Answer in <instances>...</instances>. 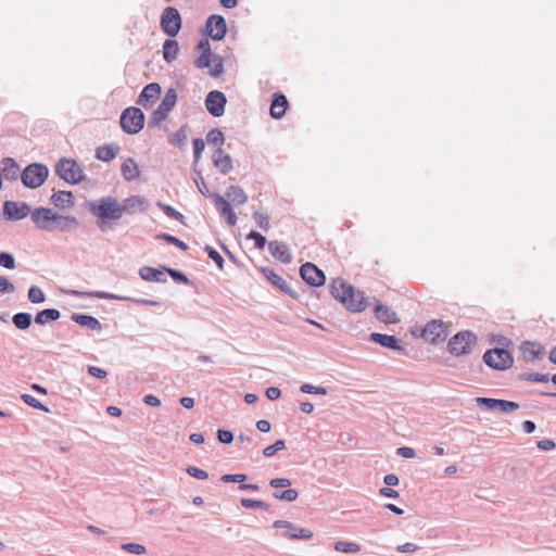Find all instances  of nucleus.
Returning <instances> with one entry per match:
<instances>
[{
    "mask_svg": "<svg viewBox=\"0 0 556 556\" xmlns=\"http://www.w3.org/2000/svg\"><path fill=\"white\" fill-rule=\"evenodd\" d=\"M122 548L128 553L141 555L146 553V547L138 543H124Z\"/></svg>",
    "mask_w": 556,
    "mask_h": 556,
    "instance_id": "de8ad7c7",
    "label": "nucleus"
},
{
    "mask_svg": "<svg viewBox=\"0 0 556 556\" xmlns=\"http://www.w3.org/2000/svg\"><path fill=\"white\" fill-rule=\"evenodd\" d=\"M205 250L207 251L208 257L216 263L218 268L222 269L224 264V258L222 257V255L211 247H206Z\"/></svg>",
    "mask_w": 556,
    "mask_h": 556,
    "instance_id": "6e6d98bb",
    "label": "nucleus"
},
{
    "mask_svg": "<svg viewBox=\"0 0 556 556\" xmlns=\"http://www.w3.org/2000/svg\"><path fill=\"white\" fill-rule=\"evenodd\" d=\"M14 285L9 281L8 278L0 276V292H13L14 291Z\"/></svg>",
    "mask_w": 556,
    "mask_h": 556,
    "instance_id": "052dcab7",
    "label": "nucleus"
},
{
    "mask_svg": "<svg viewBox=\"0 0 556 556\" xmlns=\"http://www.w3.org/2000/svg\"><path fill=\"white\" fill-rule=\"evenodd\" d=\"M300 275L304 281L314 287H320L325 283L324 273L313 263H305L300 268Z\"/></svg>",
    "mask_w": 556,
    "mask_h": 556,
    "instance_id": "ddd939ff",
    "label": "nucleus"
},
{
    "mask_svg": "<svg viewBox=\"0 0 556 556\" xmlns=\"http://www.w3.org/2000/svg\"><path fill=\"white\" fill-rule=\"evenodd\" d=\"M213 197L215 206L219 208L222 215L226 218L227 223L230 226H235L237 223V216L232 211L230 203L219 194H214Z\"/></svg>",
    "mask_w": 556,
    "mask_h": 556,
    "instance_id": "5701e85b",
    "label": "nucleus"
},
{
    "mask_svg": "<svg viewBox=\"0 0 556 556\" xmlns=\"http://www.w3.org/2000/svg\"><path fill=\"white\" fill-rule=\"evenodd\" d=\"M298 491L294 489H288L283 492H275L274 497L280 501L293 502L298 498Z\"/></svg>",
    "mask_w": 556,
    "mask_h": 556,
    "instance_id": "c03bdc74",
    "label": "nucleus"
},
{
    "mask_svg": "<svg viewBox=\"0 0 556 556\" xmlns=\"http://www.w3.org/2000/svg\"><path fill=\"white\" fill-rule=\"evenodd\" d=\"M536 445L542 451H552L556 446L555 442L551 439L540 440L538 441Z\"/></svg>",
    "mask_w": 556,
    "mask_h": 556,
    "instance_id": "69168bd1",
    "label": "nucleus"
},
{
    "mask_svg": "<svg viewBox=\"0 0 556 556\" xmlns=\"http://www.w3.org/2000/svg\"><path fill=\"white\" fill-rule=\"evenodd\" d=\"M447 337V327L443 321L431 320L421 331V338L430 343H438Z\"/></svg>",
    "mask_w": 556,
    "mask_h": 556,
    "instance_id": "f8f14e48",
    "label": "nucleus"
},
{
    "mask_svg": "<svg viewBox=\"0 0 556 556\" xmlns=\"http://www.w3.org/2000/svg\"><path fill=\"white\" fill-rule=\"evenodd\" d=\"M56 206L70 207L74 204V197L70 191H59L51 197Z\"/></svg>",
    "mask_w": 556,
    "mask_h": 556,
    "instance_id": "473e14b6",
    "label": "nucleus"
},
{
    "mask_svg": "<svg viewBox=\"0 0 556 556\" xmlns=\"http://www.w3.org/2000/svg\"><path fill=\"white\" fill-rule=\"evenodd\" d=\"M521 378L527 381H533V382H547L548 381L547 376L540 374V372L523 374L521 376Z\"/></svg>",
    "mask_w": 556,
    "mask_h": 556,
    "instance_id": "5fc2aeb1",
    "label": "nucleus"
},
{
    "mask_svg": "<svg viewBox=\"0 0 556 556\" xmlns=\"http://www.w3.org/2000/svg\"><path fill=\"white\" fill-rule=\"evenodd\" d=\"M226 104V97L223 92L214 90L211 91L205 100V105L207 111L216 117H219L224 114Z\"/></svg>",
    "mask_w": 556,
    "mask_h": 556,
    "instance_id": "2eb2a0df",
    "label": "nucleus"
},
{
    "mask_svg": "<svg viewBox=\"0 0 556 556\" xmlns=\"http://www.w3.org/2000/svg\"><path fill=\"white\" fill-rule=\"evenodd\" d=\"M254 218H255L257 225L261 228H263L264 230H267L269 228V222H268V217L266 215L261 214V213H255Z\"/></svg>",
    "mask_w": 556,
    "mask_h": 556,
    "instance_id": "0e129e2a",
    "label": "nucleus"
},
{
    "mask_svg": "<svg viewBox=\"0 0 556 556\" xmlns=\"http://www.w3.org/2000/svg\"><path fill=\"white\" fill-rule=\"evenodd\" d=\"M75 321L78 323L81 326H87L89 328H97L99 327V321L97 318L88 315H78L74 317Z\"/></svg>",
    "mask_w": 556,
    "mask_h": 556,
    "instance_id": "ea45409f",
    "label": "nucleus"
},
{
    "mask_svg": "<svg viewBox=\"0 0 556 556\" xmlns=\"http://www.w3.org/2000/svg\"><path fill=\"white\" fill-rule=\"evenodd\" d=\"M146 201L139 195H132L124 201L122 208L124 212H136L144 208Z\"/></svg>",
    "mask_w": 556,
    "mask_h": 556,
    "instance_id": "72a5a7b5",
    "label": "nucleus"
},
{
    "mask_svg": "<svg viewBox=\"0 0 556 556\" xmlns=\"http://www.w3.org/2000/svg\"><path fill=\"white\" fill-rule=\"evenodd\" d=\"M13 323L18 329H27L31 324V315L28 313H17L13 316Z\"/></svg>",
    "mask_w": 556,
    "mask_h": 556,
    "instance_id": "58836bf2",
    "label": "nucleus"
},
{
    "mask_svg": "<svg viewBox=\"0 0 556 556\" xmlns=\"http://www.w3.org/2000/svg\"><path fill=\"white\" fill-rule=\"evenodd\" d=\"M55 216L56 213L47 207H38L30 214V218L36 227L46 231L55 230Z\"/></svg>",
    "mask_w": 556,
    "mask_h": 556,
    "instance_id": "9b49d317",
    "label": "nucleus"
},
{
    "mask_svg": "<svg viewBox=\"0 0 556 556\" xmlns=\"http://www.w3.org/2000/svg\"><path fill=\"white\" fill-rule=\"evenodd\" d=\"M200 52L199 58L195 60V65L199 68H208L210 75L217 77L223 73V60L220 56L212 53L210 42L207 39H202L198 46Z\"/></svg>",
    "mask_w": 556,
    "mask_h": 556,
    "instance_id": "f03ea898",
    "label": "nucleus"
},
{
    "mask_svg": "<svg viewBox=\"0 0 556 556\" xmlns=\"http://www.w3.org/2000/svg\"><path fill=\"white\" fill-rule=\"evenodd\" d=\"M1 178L4 177L8 180H14L18 177L20 166L15 160L7 157L1 163Z\"/></svg>",
    "mask_w": 556,
    "mask_h": 556,
    "instance_id": "a878e982",
    "label": "nucleus"
},
{
    "mask_svg": "<svg viewBox=\"0 0 556 556\" xmlns=\"http://www.w3.org/2000/svg\"><path fill=\"white\" fill-rule=\"evenodd\" d=\"M179 47L176 40L167 39L163 45V58L167 62H172L177 58Z\"/></svg>",
    "mask_w": 556,
    "mask_h": 556,
    "instance_id": "f704fd0d",
    "label": "nucleus"
},
{
    "mask_svg": "<svg viewBox=\"0 0 556 556\" xmlns=\"http://www.w3.org/2000/svg\"><path fill=\"white\" fill-rule=\"evenodd\" d=\"M4 213L13 219H22L31 214L30 207L26 203L7 201L4 203Z\"/></svg>",
    "mask_w": 556,
    "mask_h": 556,
    "instance_id": "aec40b11",
    "label": "nucleus"
},
{
    "mask_svg": "<svg viewBox=\"0 0 556 556\" xmlns=\"http://www.w3.org/2000/svg\"><path fill=\"white\" fill-rule=\"evenodd\" d=\"M28 299L31 303H42L46 300L45 293L38 287H30L28 290Z\"/></svg>",
    "mask_w": 556,
    "mask_h": 556,
    "instance_id": "37998d69",
    "label": "nucleus"
},
{
    "mask_svg": "<svg viewBox=\"0 0 556 556\" xmlns=\"http://www.w3.org/2000/svg\"><path fill=\"white\" fill-rule=\"evenodd\" d=\"M331 295L340 301L344 307L353 313L363 312L367 302L362 291L354 289L343 279H334L330 286Z\"/></svg>",
    "mask_w": 556,
    "mask_h": 556,
    "instance_id": "f257e3e1",
    "label": "nucleus"
},
{
    "mask_svg": "<svg viewBox=\"0 0 556 556\" xmlns=\"http://www.w3.org/2000/svg\"><path fill=\"white\" fill-rule=\"evenodd\" d=\"M396 549L400 552V553H415L417 549H418V546L414 543H405V544H402V545H399L396 547Z\"/></svg>",
    "mask_w": 556,
    "mask_h": 556,
    "instance_id": "774afa93",
    "label": "nucleus"
},
{
    "mask_svg": "<svg viewBox=\"0 0 556 556\" xmlns=\"http://www.w3.org/2000/svg\"><path fill=\"white\" fill-rule=\"evenodd\" d=\"M60 318V312L55 308H47L41 312H39L36 317L35 321L39 325H45L50 320H56Z\"/></svg>",
    "mask_w": 556,
    "mask_h": 556,
    "instance_id": "c9c22d12",
    "label": "nucleus"
},
{
    "mask_svg": "<svg viewBox=\"0 0 556 556\" xmlns=\"http://www.w3.org/2000/svg\"><path fill=\"white\" fill-rule=\"evenodd\" d=\"M140 277L147 281H162L163 273L150 266H144L139 271Z\"/></svg>",
    "mask_w": 556,
    "mask_h": 556,
    "instance_id": "e433bc0d",
    "label": "nucleus"
},
{
    "mask_svg": "<svg viewBox=\"0 0 556 556\" xmlns=\"http://www.w3.org/2000/svg\"><path fill=\"white\" fill-rule=\"evenodd\" d=\"M119 123L125 132L138 134L144 126V114L139 108H127L123 111Z\"/></svg>",
    "mask_w": 556,
    "mask_h": 556,
    "instance_id": "20e7f679",
    "label": "nucleus"
},
{
    "mask_svg": "<svg viewBox=\"0 0 556 556\" xmlns=\"http://www.w3.org/2000/svg\"><path fill=\"white\" fill-rule=\"evenodd\" d=\"M483 361L488 366L497 370H505L513 365V356L504 349L486 351L483 355Z\"/></svg>",
    "mask_w": 556,
    "mask_h": 556,
    "instance_id": "1a4fd4ad",
    "label": "nucleus"
},
{
    "mask_svg": "<svg viewBox=\"0 0 556 556\" xmlns=\"http://www.w3.org/2000/svg\"><path fill=\"white\" fill-rule=\"evenodd\" d=\"M55 172L61 179L70 184H78L84 179L81 166L72 159H62L56 164Z\"/></svg>",
    "mask_w": 556,
    "mask_h": 556,
    "instance_id": "39448f33",
    "label": "nucleus"
},
{
    "mask_svg": "<svg viewBox=\"0 0 556 556\" xmlns=\"http://www.w3.org/2000/svg\"><path fill=\"white\" fill-rule=\"evenodd\" d=\"M286 448V443L283 440H278L276 441L274 444L271 445H268L267 447H265L263 450V454L265 457H271L274 456L277 452L279 451H282Z\"/></svg>",
    "mask_w": 556,
    "mask_h": 556,
    "instance_id": "a19ab883",
    "label": "nucleus"
},
{
    "mask_svg": "<svg viewBox=\"0 0 556 556\" xmlns=\"http://www.w3.org/2000/svg\"><path fill=\"white\" fill-rule=\"evenodd\" d=\"M268 249L274 258L283 264L291 263L292 254L285 242L278 240L270 241L268 243Z\"/></svg>",
    "mask_w": 556,
    "mask_h": 556,
    "instance_id": "f3484780",
    "label": "nucleus"
},
{
    "mask_svg": "<svg viewBox=\"0 0 556 556\" xmlns=\"http://www.w3.org/2000/svg\"><path fill=\"white\" fill-rule=\"evenodd\" d=\"M161 27L170 37L176 36L181 28V17L177 9L167 7L161 16Z\"/></svg>",
    "mask_w": 556,
    "mask_h": 556,
    "instance_id": "9d476101",
    "label": "nucleus"
},
{
    "mask_svg": "<svg viewBox=\"0 0 556 556\" xmlns=\"http://www.w3.org/2000/svg\"><path fill=\"white\" fill-rule=\"evenodd\" d=\"M260 271L266 278V280L269 281L275 288H277L283 293H291L290 287L286 279L279 274H277L274 269L268 267H262Z\"/></svg>",
    "mask_w": 556,
    "mask_h": 556,
    "instance_id": "6ab92c4d",
    "label": "nucleus"
},
{
    "mask_svg": "<svg viewBox=\"0 0 556 556\" xmlns=\"http://www.w3.org/2000/svg\"><path fill=\"white\" fill-rule=\"evenodd\" d=\"M121 172L126 180H132L140 174L139 167L134 159L125 160L122 164Z\"/></svg>",
    "mask_w": 556,
    "mask_h": 556,
    "instance_id": "c85d7f7f",
    "label": "nucleus"
},
{
    "mask_svg": "<svg viewBox=\"0 0 556 556\" xmlns=\"http://www.w3.org/2000/svg\"><path fill=\"white\" fill-rule=\"evenodd\" d=\"M177 102V92L170 88L166 91L162 102L156 110L152 113L149 119V127H155L165 121Z\"/></svg>",
    "mask_w": 556,
    "mask_h": 556,
    "instance_id": "423d86ee",
    "label": "nucleus"
},
{
    "mask_svg": "<svg viewBox=\"0 0 556 556\" xmlns=\"http://www.w3.org/2000/svg\"><path fill=\"white\" fill-rule=\"evenodd\" d=\"M187 472H188L189 476H191V477H193L195 479H200V480H205L208 477L206 471H204L201 468L194 467V466H189L187 468Z\"/></svg>",
    "mask_w": 556,
    "mask_h": 556,
    "instance_id": "864d4df0",
    "label": "nucleus"
},
{
    "mask_svg": "<svg viewBox=\"0 0 556 556\" xmlns=\"http://www.w3.org/2000/svg\"><path fill=\"white\" fill-rule=\"evenodd\" d=\"M476 344V337L469 331L456 333L448 342V350L452 354L459 356L468 354Z\"/></svg>",
    "mask_w": 556,
    "mask_h": 556,
    "instance_id": "6e6552de",
    "label": "nucleus"
},
{
    "mask_svg": "<svg viewBox=\"0 0 556 556\" xmlns=\"http://www.w3.org/2000/svg\"><path fill=\"white\" fill-rule=\"evenodd\" d=\"M241 505L244 508H254V509H267L268 505L258 500H251V498H241Z\"/></svg>",
    "mask_w": 556,
    "mask_h": 556,
    "instance_id": "a18cd8bd",
    "label": "nucleus"
},
{
    "mask_svg": "<svg viewBox=\"0 0 556 556\" xmlns=\"http://www.w3.org/2000/svg\"><path fill=\"white\" fill-rule=\"evenodd\" d=\"M520 352L525 361L533 362L543 354V346L535 342H523Z\"/></svg>",
    "mask_w": 556,
    "mask_h": 556,
    "instance_id": "393cba45",
    "label": "nucleus"
},
{
    "mask_svg": "<svg viewBox=\"0 0 556 556\" xmlns=\"http://www.w3.org/2000/svg\"><path fill=\"white\" fill-rule=\"evenodd\" d=\"M248 239H251L254 241L255 243V247L260 250L264 249L265 244H266V239L263 235H261L260 232L257 231H251L248 236H247Z\"/></svg>",
    "mask_w": 556,
    "mask_h": 556,
    "instance_id": "8fccbe9b",
    "label": "nucleus"
},
{
    "mask_svg": "<svg viewBox=\"0 0 556 556\" xmlns=\"http://www.w3.org/2000/svg\"><path fill=\"white\" fill-rule=\"evenodd\" d=\"M194 182L199 189V191L203 194V195H210V190L203 179V177L201 176L200 173H197V177L194 178Z\"/></svg>",
    "mask_w": 556,
    "mask_h": 556,
    "instance_id": "4d7b16f0",
    "label": "nucleus"
},
{
    "mask_svg": "<svg viewBox=\"0 0 556 556\" xmlns=\"http://www.w3.org/2000/svg\"><path fill=\"white\" fill-rule=\"evenodd\" d=\"M303 393H312V394H323L327 393V390L321 387H314L309 383H303L300 388Z\"/></svg>",
    "mask_w": 556,
    "mask_h": 556,
    "instance_id": "603ef678",
    "label": "nucleus"
},
{
    "mask_svg": "<svg viewBox=\"0 0 556 556\" xmlns=\"http://www.w3.org/2000/svg\"><path fill=\"white\" fill-rule=\"evenodd\" d=\"M213 163L215 167L224 175L232 169V159L224 150L218 149L213 154Z\"/></svg>",
    "mask_w": 556,
    "mask_h": 556,
    "instance_id": "b1692460",
    "label": "nucleus"
},
{
    "mask_svg": "<svg viewBox=\"0 0 556 556\" xmlns=\"http://www.w3.org/2000/svg\"><path fill=\"white\" fill-rule=\"evenodd\" d=\"M269 484L273 488H286L291 485V481L287 478H275L270 480Z\"/></svg>",
    "mask_w": 556,
    "mask_h": 556,
    "instance_id": "338daca9",
    "label": "nucleus"
},
{
    "mask_svg": "<svg viewBox=\"0 0 556 556\" xmlns=\"http://www.w3.org/2000/svg\"><path fill=\"white\" fill-rule=\"evenodd\" d=\"M163 238H164L167 242H169V243H172V244H174V245L178 247V248H179V249H181L182 251L188 250V245H187L184 241H181L180 239H178V238H176V237H174V236H170V235H163Z\"/></svg>",
    "mask_w": 556,
    "mask_h": 556,
    "instance_id": "bf43d9fd",
    "label": "nucleus"
},
{
    "mask_svg": "<svg viewBox=\"0 0 556 556\" xmlns=\"http://www.w3.org/2000/svg\"><path fill=\"white\" fill-rule=\"evenodd\" d=\"M0 266L8 268V269H13L15 267V261H14L13 255H11L10 253H7V252H1L0 253Z\"/></svg>",
    "mask_w": 556,
    "mask_h": 556,
    "instance_id": "09e8293b",
    "label": "nucleus"
},
{
    "mask_svg": "<svg viewBox=\"0 0 556 556\" xmlns=\"http://www.w3.org/2000/svg\"><path fill=\"white\" fill-rule=\"evenodd\" d=\"M161 94V87L156 83L147 85L139 96V104L143 108H149L154 104Z\"/></svg>",
    "mask_w": 556,
    "mask_h": 556,
    "instance_id": "a211bd4d",
    "label": "nucleus"
},
{
    "mask_svg": "<svg viewBox=\"0 0 556 556\" xmlns=\"http://www.w3.org/2000/svg\"><path fill=\"white\" fill-rule=\"evenodd\" d=\"M376 318L387 325L397 321L396 313L388 306L377 305L375 308Z\"/></svg>",
    "mask_w": 556,
    "mask_h": 556,
    "instance_id": "cd10ccee",
    "label": "nucleus"
},
{
    "mask_svg": "<svg viewBox=\"0 0 556 556\" xmlns=\"http://www.w3.org/2000/svg\"><path fill=\"white\" fill-rule=\"evenodd\" d=\"M204 148H205V143L202 139L197 138L193 140V150H194L195 162H198L199 159L201 157V153L203 152Z\"/></svg>",
    "mask_w": 556,
    "mask_h": 556,
    "instance_id": "13d9d810",
    "label": "nucleus"
},
{
    "mask_svg": "<svg viewBox=\"0 0 556 556\" xmlns=\"http://www.w3.org/2000/svg\"><path fill=\"white\" fill-rule=\"evenodd\" d=\"M334 549L340 553H357L361 551V546L354 542L338 541L334 544Z\"/></svg>",
    "mask_w": 556,
    "mask_h": 556,
    "instance_id": "4c0bfd02",
    "label": "nucleus"
},
{
    "mask_svg": "<svg viewBox=\"0 0 556 556\" xmlns=\"http://www.w3.org/2000/svg\"><path fill=\"white\" fill-rule=\"evenodd\" d=\"M247 479V476L243 475V473H238V475H224L222 477V480L224 482H243L244 480Z\"/></svg>",
    "mask_w": 556,
    "mask_h": 556,
    "instance_id": "e2e57ef3",
    "label": "nucleus"
},
{
    "mask_svg": "<svg viewBox=\"0 0 556 556\" xmlns=\"http://www.w3.org/2000/svg\"><path fill=\"white\" fill-rule=\"evenodd\" d=\"M370 339L374 342L379 343L382 346L393 349V350L400 349V346L397 344V340L394 336H388V334H381V333L374 332L370 334Z\"/></svg>",
    "mask_w": 556,
    "mask_h": 556,
    "instance_id": "7c9ffc66",
    "label": "nucleus"
},
{
    "mask_svg": "<svg viewBox=\"0 0 556 556\" xmlns=\"http://www.w3.org/2000/svg\"><path fill=\"white\" fill-rule=\"evenodd\" d=\"M48 168L41 164H30L22 173V181L28 188L40 187L48 177Z\"/></svg>",
    "mask_w": 556,
    "mask_h": 556,
    "instance_id": "0eeeda50",
    "label": "nucleus"
},
{
    "mask_svg": "<svg viewBox=\"0 0 556 556\" xmlns=\"http://www.w3.org/2000/svg\"><path fill=\"white\" fill-rule=\"evenodd\" d=\"M119 148L117 144H105L97 148L96 157L103 162H110L116 157L118 154Z\"/></svg>",
    "mask_w": 556,
    "mask_h": 556,
    "instance_id": "bb28decb",
    "label": "nucleus"
},
{
    "mask_svg": "<svg viewBox=\"0 0 556 556\" xmlns=\"http://www.w3.org/2000/svg\"><path fill=\"white\" fill-rule=\"evenodd\" d=\"M90 211L102 219H119L124 213L122 205L112 197L101 198L98 201L91 202Z\"/></svg>",
    "mask_w": 556,
    "mask_h": 556,
    "instance_id": "7ed1b4c3",
    "label": "nucleus"
},
{
    "mask_svg": "<svg viewBox=\"0 0 556 556\" xmlns=\"http://www.w3.org/2000/svg\"><path fill=\"white\" fill-rule=\"evenodd\" d=\"M477 402L478 404L484 405L488 409H500L503 413L515 412L519 408L516 402L506 400L478 397Z\"/></svg>",
    "mask_w": 556,
    "mask_h": 556,
    "instance_id": "dca6fc26",
    "label": "nucleus"
},
{
    "mask_svg": "<svg viewBox=\"0 0 556 556\" xmlns=\"http://www.w3.org/2000/svg\"><path fill=\"white\" fill-rule=\"evenodd\" d=\"M288 105L289 102L285 94L280 92L274 93L269 109L270 116L276 119L281 118L285 115Z\"/></svg>",
    "mask_w": 556,
    "mask_h": 556,
    "instance_id": "412c9836",
    "label": "nucleus"
},
{
    "mask_svg": "<svg viewBox=\"0 0 556 556\" xmlns=\"http://www.w3.org/2000/svg\"><path fill=\"white\" fill-rule=\"evenodd\" d=\"M218 440L224 444H229L233 440V434L228 430H218Z\"/></svg>",
    "mask_w": 556,
    "mask_h": 556,
    "instance_id": "680f3d73",
    "label": "nucleus"
},
{
    "mask_svg": "<svg viewBox=\"0 0 556 556\" xmlns=\"http://www.w3.org/2000/svg\"><path fill=\"white\" fill-rule=\"evenodd\" d=\"M21 399L23 402L27 405H29L33 408L40 409L43 412H48V407L45 406L41 402H39L36 397L29 394H22Z\"/></svg>",
    "mask_w": 556,
    "mask_h": 556,
    "instance_id": "79ce46f5",
    "label": "nucleus"
},
{
    "mask_svg": "<svg viewBox=\"0 0 556 556\" xmlns=\"http://www.w3.org/2000/svg\"><path fill=\"white\" fill-rule=\"evenodd\" d=\"M227 198L236 205H242L247 202V194L242 188L238 186H231L226 192Z\"/></svg>",
    "mask_w": 556,
    "mask_h": 556,
    "instance_id": "2f4dec72",
    "label": "nucleus"
},
{
    "mask_svg": "<svg viewBox=\"0 0 556 556\" xmlns=\"http://www.w3.org/2000/svg\"><path fill=\"white\" fill-rule=\"evenodd\" d=\"M78 225V220L74 216H62L56 213L54 226L61 231H68Z\"/></svg>",
    "mask_w": 556,
    "mask_h": 556,
    "instance_id": "c756f323",
    "label": "nucleus"
},
{
    "mask_svg": "<svg viewBox=\"0 0 556 556\" xmlns=\"http://www.w3.org/2000/svg\"><path fill=\"white\" fill-rule=\"evenodd\" d=\"M226 21L220 15H211L206 21V31L214 40H222L226 35Z\"/></svg>",
    "mask_w": 556,
    "mask_h": 556,
    "instance_id": "4468645a",
    "label": "nucleus"
},
{
    "mask_svg": "<svg viewBox=\"0 0 556 556\" xmlns=\"http://www.w3.org/2000/svg\"><path fill=\"white\" fill-rule=\"evenodd\" d=\"M157 206L168 216V217H172V218H175L177 220H180L182 218V214L179 213L178 211H176L174 207L167 205V204H163V203H157Z\"/></svg>",
    "mask_w": 556,
    "mask_h": 556,
    "instance_id": "3c124183",
    "label": "nucleus"
},
{
    "mask_svg": "<svg viewBox=\"0 0 556 556\" xmlns=\"http://www.w3.org/2000/svg\"><path fill=\"white\" fill-rule=\"evenodd\" d=\"M207 142L212 144H223L224 134L219 129H212L206 136Z\"/></svg>",
    "mask_w": 556,
    "mask_h": 556,
    "instance_id": "49530a36",
    "label": "nucleus"
},
{
    "mask_svg": "<svg viewBox=\"0 0 556 556\" xmlns=\"http://www.w3.org/2000/svg\"><path fill=\"white\" fill-rule=\"evenodd\" d=\"M274 526L276 528H282V527L288 528L289 529L288 536L292 540H298V539L309 540L313 538V532L311 530L293 527L290 522L285 521V520L275 521Z\"/></svg>",
    "mask_w": 556,
    "mask_h": 556,
    "instance_id": "4be33fe9",
    "label": "nucleus"
}]
</instances>
